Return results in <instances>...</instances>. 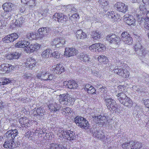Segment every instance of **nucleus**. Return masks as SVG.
I'll return each instance as SVG.
<instances>
[{"mask_svg": "<svg viewBox=\"0 0 149 149\" xmlns=\"http://www.w3.org/2000/svg\"><path fill=\"white\" fill-rule=\"evenodd\" d=\"M98 61L101 63H106L108 61L107 58L104 56L100 55L97 58Z\"/></svg>", "mask_w": 149, "mask_h": 149, "instance_id": "e433bc0d", "label": "nucleus"}, {"mask_svg": "<svg viewBox=\"0 0 149 149\" xmlns=\"http://www.w3.org/2000/svg\"><path fill=\"white\" fill-rule=\"evenodd\" d=\"M114 8L120 12L125 13L127 11V6L123 3L117 2L114 5Z\"/></svg>", "mask_w": 149, "mask_h": 149, "instance_id": "6e6552de", "label": "nucleus"}, {"mask_svg": "<svg viewBox=\"0 0 149 149\" xmlns=\"http://www.w3.org/2000/svg\"><path fill=\"white\" fill-rule=\"evenodd\" d=\"M36 63V61L35 60L29 58L27 59L25 65L26 67H29L30 69H32L33 67L35 66Z\"/></svg>", "mask_w": 149, "mask_h": 149, "instance_id": "412c9836", "label": "nucleus"}, {"mask_svg": "<svg viewBox=\"0 0 149 149\" xmlns=\"http://www.w3.org/2000/svg\"><path fill=\"white\" fill-rule=\"evenodd\" d=\"M135 50L136 52L138 51H140L141 50V52H142L141 49V46L140 43H139L136 45L134 47Z\"/></svg>", "mask_w": 149, "mask_h": 149, "instance_id": "6e6d98bb", "label": "nucleus"}, {"mask_svg": "<svg viewBox=\"0 0 149 149\" xmlns=\"http://www.w3.org/2000/svg\"><path fill=\"white\" fill-rule=\"evenodd\" d=\"M34 35H35V39H40L43 38L42 36L39 33H36L35 32Z\"/></svg>", "mask_w": 149, "mask_h": 149, "instance_id": "0e129e2a", "label": "nucleus"}, {"mask_svg": "<svg viewBox=\"0 0 149 149\" xmlns=\"http://www.w3.org/2000/svg\"><path fill=\"white\" fill-rule=\"evenodd\" d=\"M74 121L76 124L77 125L80 127L81 128H85V126H84L81 125L82 123H87V120L84 118L81 117L77 116L74 118Z\"/></svg>", "mask_w": 149, "mask_h": 149, "instance_id": "dca6fc26", "label": "nucleus"}, {"mask_svg": "<svg viewBox=\"0 0 149 149\" xmlns=\"http://www.w3.org/2000/svg\"><path fill=\"white\" fill-rule=\"evenodd\" d=\"M24 19L22 17H20L16 20L15 22V24L17 26H20L24 22Z\"/></svg>", "mask_w": 149, "mask_h": 149, "instance_id": "37998d69", "label": "nucleus"}, {"mask_svg": "<svg viewBox=\"0 0 149 149\" xmlns=\"http://www.w3.org/2000/svg\"><path fill=\"white\" fill-rule=\"evenodd\" d=\"M35 32H30L27 33L26 34V38L30 40L35 39Z\"/></svg>", "mask_w": 149, "mask_h": 149, "instance_id": "c03bdc74", "label": "nucleus"}, {"mask_svg": "<svg viewBox=\"0 0 149 149\" xmlns=\"http://www.w3.org/2000/svg\"><path fill=\"white\" fill-rule=\"evenodd\" d=\"M121 39L125 43L128 45L131 44L133 41L132 38L130 37L127 32L122 33L121 36Z\"/></svg>", "mask_w": 149, "mask_h": 149, "instance_id": "1a4fd4ad", "label": "nucleus"}, {"mask_svg": "<svg viewBox=\"0 0 149 149\" xmlns=\"http://www.w3.org/2000/svg\"><path fill=\"white\" fill-rule=\"evenodd\" d=\"M49 108L51 111H56L59 109L58 105L56 104L52 103L48 106Z\"/></svg>", "mask_w": 149, "mask_h": 149, "instance_id": "72a5a7b5", "label": "nucleus"}, {"mask_svg": "<svg viewBox=\"0 0 149 149\" xmlns=\"http://www.w3.org/2000/svg\"><path fill=\"white\" fill-rule=\"evenodd\" d=\"M121 104L125 106L128 107L129 108L131 107L133 105L132 100L127 97L123 101Z\"/></svg>", "mask_w": 149, "mask_h": 149, "instance_id": "c756f323", "label": "nucleus"}, {"mask_svg": "<svg viewBox=\"0 0 149 149\" xmlns=\"http://www.w3.org/2000/svg\"><path fill=\"white\" fill-rule=\"evenodd\" d=\"M97 46L96 52H103L105 50L106 47L105 45L100 43H96Z\"/></svg>", "mask_w": 149, "mask_h": 149, "instance_id": "473e14b6", "label": "nucleus"}, {"mask_svg": "<svg viewBox=\"0 0 149 149\" xmlns=\"http://www.w3.org/2000/svg\"><path fill=\"white\" fill-rule=\"evenodd\" d=\"M95 120H97L98 123H101L102 125L109 124L110 121H111L109 117L105 116H95Z\"/></svg>", "mask_w": 149, "mask_h": 149, "instance_id": "0eeeda50", "label": "nucleus"}, {"mask_svg": "<svg viewBox=\"0 0 149 149\" xmlns=\"http://www.w3.org/2000/svg\"><path fill=\"white\" fill-rule=\"evenodd\" d=\"M14 67L9 64H3L1 65L0 70L4 72L9 73L14 69Z\"/></svg>", "mask_w": 149, "mask_h": 149, "instance_id": "f8f14e48", "label": "nucleus"}, {"mask_svg": "<svg viewBox=\"0 0 149 149\" xmlns=\"http://www.w3.org/2000/svg\"><path fill=\"white\" fill-rule=\"evenodd\" d=\"M67 9H69V10H70V12L71 13H74L76 11V9L73 7L72 5L69 4L66 7Z\"/></svg>", "mask_w": 149, "mask_h": 149, "instance_id": "603ef678", "label": "nucleus"}, {"mask_svg": "<svg viewBox=\"0 0 149 149\" xmlns=\"http://www.w3.org/2000/svg\"><path fill=\"white\" fill-rule=\"evenodd\" d=\"M66 85H67L68 88L70 89L76 88L78 87L77 84L73 80H70L67 82Z\"/></svg>", "mask_w": 149, "mask_h": 149, "instance_id": "7c9ffc66", "label": "nucleus"}, {"mask_svg": "<svg viewBox=\"0 0 149 149\" xmlns=\"http://www.w3.org/2000/svg\"><path fill=\"white\" fill-rule=\"evenodd\" d=\"M18 133V131L16 129L11 130L8 131L5 135L7 139H13L14 140L15 137L17 135Z\"/></svg>", "mask_w": 149, "mask_h": 149, "instance_id": "2eb2a0df", "label": "nucleus"}, {"mask_svg": "<svg viewBox=\"0 0 149 149\" xmlns=\"http://www.w3.org/2000/svg\"><path fill=\"white\" fill-rule=\"evenodd\" d=\"M19 122L22 125V127H25L26 128L29 127L31 125L29 120L26 117L20 118L19 120Z\"/></svg>", "mask_w": 149, "mask_h": 149, "instance_id": "6ab92c4d", "label": "nucleus"}, {"mask_svg": "<svg viewBox=\"0 0 149 149\" xmlns=\"http://www.w3.org/2000/svg\"><path fill=\"white\" fill-rule=\"evenodd\" d=\"M106 38L113 45L112 47L114 48L118 47L120 40L119 37L115 34H109L106 36Z\"/></svg>", "mask_w": 149, "mask_h": 149, "instance_id": "f257e3e1", "label": "nucleus"}, {"mask_svg": "<svg viewBox=\"0 0 149 149\" xmlns=\"http://www.w3.org/2000/svg\"><path fill=\"white\" fill-rule=\"evenodd\" d=\"M65 42V40L63 41L62 39L57 38L54 39L53 41L52 44L55 46L57 47H59L62 46Z\"/></svg>", "mask_w": 149, "mask_h": 149, "instance_id": "393cba45", "label": "nucleus"}, {"mask_svg": "<svg viewBox=\"0 0 149 149\" xmlns=\"http://www.w3.org/2000/svg\"><path fill=\"white\" fill-rule=\"evenodd\" d=\"M124 18L125 21L128 25L131 26H134L136 25V20L132 15H124Z\"/></svg>", "mask_w": 149, "mask_h": 149, "instance_id": "9b49d317", "label": "nucleus"}, {"mask_svg": "<svg viewBox=\"0 0 149 149\" xmlns=\"http://www.w3.org/2000/svg\"><path fill=\"white\" fill-rule=\"evenodd\" d=\"M68 114V115H72V111L71 109L69 107H67L66 108V114Z\"/></svg>", "mask_w": 149, "mask_h": 149, "instance_id": "e2e57ef3", "label": "nucleus"}, {"mask_svg": "<svg viewBox=\"0 0 149 149\" xmlns=\"http://www.w3.org/2000/svg\"><path fill=\"white\" fill-rule=\"evenodd\" d=\"M32 75L30 73H25L23 74L22 77L24 79H30L32 77Z\"/></svg>", "mask_w": 149, "mask_h": 149, "instance_id": "bf43d9fd", "label": "nucleus"}, {"mask_svg": "<svg viewBox=\"0 0 149 149\" xmlns=\"http://www.w3.org/2000/svg\"><path fill=\"white\" fill-rule=\"evenodd\" d=\"M100 3L103 6H107L108 4V2L106 0H99Z\"/></svg>", "mask_w": 149, "mask_h": 149, "instance_id": "680f3d73", "label": "nucleus"}, {"mask_svg": "<svg viewBox=\"0 0 149 149\" xmlns=\"http://www.w3.org/2000/svg\"><path fill=\"white\" fill-rule=\"evenodd\" d=\"M96 43L93 44L89 47V49L92 52H96L97 47Z\"/></svg>", "mask_w": 149, "mask_h": 149, "instance_id": "3c124183", "label": "nucleus"}, {"mask_svg": "<svg viewBox=\"0 0 149 149\" xmlns=\"http://www.w3.org/2000/svg\"><path fill=\"white\" fill-rule=\"evenodd\" d=\"M107 15L108 16V17L113 20L114 18L115 17V13L113 11H109L107 12Z\"/></svg>", "mask_w": 149, "mask_h": 149, "instance_id": "8fccbe9b", "label": "nucleus"}, {"mask_svg": "<svg viewBox=\"0 0 149 149\" xmlns=\"http://www.w3.org/2000/svg\"><path fill=\"white\" fill-rule=\"evenodd\" d=\"M139 8L140 11L136 15V17L137 18L138 22L141 20H141L144 19V15L146 13V9L144 4H141L139 6Z\"/></svg>", "mask_w": 149, "mask_h": 149, "instance_id": "39448f33", "label": "nucleus"}, {"mask_svg": "<svg viewBox=\"0 0 149 149\" xmlns=\"http://www.w3.org/2000/svg\"><path fill=\"white\" fill-rule=\"evenodd\" d=\"M66 96L67 99V105L70 106L73 104L74 102L75 101L74 98L71 95H69L68 94L67 95H66Z\"/></svg>", "mask_w": 149, "mask_h": 149, "instance_id": "f704fd0d", "label": "nucleus"}, {"mask_svg": "<svg viewBox=\"0 0 149 149\" xmlns=\"http://www.w3.org/2000/svg\"><path fill=\"white\" fill-rule=\"evenodd\" d=\"M51 53V50L50 49H48L42 52L41 56L43 58H48L49 57L50 54Z\"/></svg>", "mask_w": 149, "mask_h": 149, "instance_id": "c9c22d12", "label": "nucleus"}, {"mask_svg": "<svg viewBox=\"0 0 149 149\" xmlns=\"http://www.w3.org/2000/svg\"><path fill=\"white\" fill-rule=\"evenodd\" d=\"M77 57L81 61L83 62H87L90 61V58L89 56L87 54L84 53H80L79 55Z\"/></svg>", "mask_w": 149, "mask_h": 149, "instance_id": "bb28decb", "label": "nucleus"}, {"mask_svg": "<svg viewBox=\"0 0 149 149\" xmlns=\"http://www.w3.org/2000/svg\"><path fill=\"white\" fill-rule=\"evenodd\" d=\"M65 96L64 95H60L59 96V102H60L62 104V102L63 103V104H64L65 103Z\"/></svg>", "mask_w": 149, "mask_h": 149, "instance_id": "4d7b16f0", "label": "nucleus"}, {"mask_svg": "<svg viewBox=\"0 0 149 149\" xmlns=\"http://www.w3.org/2000/svg\"><path fill=\"white\" fill-rule=\"evenodd\" d=\"M78 52V50L74 48H70L67 49L66 48V55L68 57L74 56Z\"/></svg>", "mask_w": 149, "mask_h": 149, "instance_id": "5701e85b", "label": "nucleus"}, {"mask_svg": "<svg viewBox=\"0 0 149 149\" xmlns=\"http://www.w3.org/2000/svg\"><path fill=\"white\" fill-rule=\"evenodd\" d=\"M132 88L135 91H137L139 93H140L141 92V91H140V89L139 88L138 86H133Z\"/></svg>", "mask_w": 149, "mask_h": 149, "instance_id": "338daca9", "label": "nucleus"}, {"mask_svg": "<svg viewBox=\"0 0 149 149\" xmlns=\"http://www.w3.org/2000/svg\"><path fill=\"white\" fill-rule=\"evenodd\" d=\"M45 110L41 108H37L36 110V112L37 113V116H39L40 117L39 118V119L42 118L41 117L44 114Z\"/></svg>", "mask_w": 149, "mask_h": 149, "instance_id": "79ce46f5", "label": "nucleus"}, {"mask_svg": "<svg viewBox=\"0 0 149 149\" xmlns=\"http://www.w3.org/2000/svg\"><path fill=\"white\" fill-rule=\"evenodd\" d=\"M10 82V80L9 79L3 78L1 79L0 81V86L1 85H4L9 84Z\"/></svg>", "mask_w": 149, "mask_h": 149, "instance_id": "49530a36", "label": "nucleus"}, {"mask_svg": "<svg viewBox=\"0 0 149 149\" xmlns=\"http://www.w3.org/2000/svg\"><path fill=\"white\" fill-rule=\"evenodd\" d=\"M3 146L6 148L13 149L15 147V144L13 139L8 138L6 140Z\"/></svg>", "mask_w": 149, "mask_h": 149, "instance_id": "ddd939ff", "label": "nucleus"}, {"mask_svg": "<svg viewBox=\"0 0 149 149\" xmlns=\"http://www.w3.org/2000/svg\"><path fill=\"white\" fill-rule=\"evenodd\" d=\"M114 72L123 78H127L130 75V72L126 69H123L120 67H116L114 69Z\"/></svg>", "mask_w": 149, "mask_h": 149, "instance_id": "f03ea898", "label": "nucleus"}, {"mask_svg": "<svg viewBox=\"0 0 149 149\" xmlns=\"http://www.w3.org/2000/svg\"><path fill=\"white\" fill-rule=\"evenodd\" d=\"M37 77L39 79L44 80H52L53 77L52 74H49V73L46 71H44L38 74Z\"/></svg>", "mask_w": 149, "mask_h": 149, "instance_id": "423d86ee", "label": "nucleus"}, {"mask_svg": "<svg viewBox=\"0 0 149 149\" xmlns=\"http://www.w3.org/2000/svg\"><path fill=\"white\" fill-rule=\"evenodd\" d=\"M13 42L18 38V34L16 33H13L10 34Z\"/></svg>", "mask_w": 149, "mask_h": 149, "instance_id": "052dcab7", "label": "nucleus"}, {"mask_svg": "<svg viewBox=\"0 0 149 149\" xmlns=\"http://www.w3.org/2000/svg\"><path fill=\"white\" fill-rule=\"evenodd\" d=\"M0 29H3L6 25V22L3 19L0 18Z\"/></svg>", "mask_w": 149, "mask_h": 149, "instance_id": "864d4df0", "label": "nucleus"}, {"mask_svg": "<svg viewBox=\"0 0 149 149\" xmlns=\"http://www.w3.org/2000/svg\"><path fill=\"white\" fill-rule=\"evenodd\" d=\"M122 148L126 149H137L141 147V144L138 142L131 141L129 143H125L122 144Z\"/></svg>", "mask_w": 149, "mask_h": 149, "instance_id": "7ed1b4c3", "label": "nucleus"}, {"mask_svg": "<svg viewBox=\"0 0 149 149\" xmlns=\"http://www.w3.org/2000/svg\"><path fill=\"white\" fill-rule=\"evenodd\" d=\"M75 35L77 38L78 40H83L86 37V35L85 33L81 30H77L76 33Z\"/></svg>", "mask_w": 149, "mask_h": 149, "instance_id": "4be33fe9", "label": "nucleus"}, {"mask_svg": "<svg viewBox=\"0 0 149 149\" xmlns=\"http://www.w3.org/2000/svg\"><path fill=\"white\" fill-rule=\"evenodd\" d=\"M52 56L56 58H58L61 57L60 54L57 51H55L52 54Z\"/></svg>", "mask_w": 149, "mask_h": 149, "instance_id": "5fc2aeb1", "label": "nucleus"}, {"mask_svg": "<svg viewBox=\"0 0 149 149\" xmlns=\"http://www.w3.org/2000/svg\"><path fill=\"white\" fill-rule=\"evenodd\" d=\"M123 91H122V92H120L116 95L117 99L119 100L120 102L121 103L127 97L124 93Z\"/></svg>", "mask_w": 149, "mask_h": 149, "instance_id": "cd10ccee", "label": "nucleus"}, {"mask_svg": "<svg viewBox=\"0 0 149 149\" xmlns=\"http://www.w3.org/2000/svg\"><path fill=\"white\" fill-rule=\"evenodd\" d=\"M101 33L97 31H93L91 34V36L94 39L97 40L100 38L101 36Z\"/></svg>", "mask_w": 149, "mask_h": 149, "instance_id": "2f4dec72", "label": "nucleus"}, {"mask_svg": "<svg viewBox=\"0 0 149 149\" xmlns=\"http://www.w3.org/2000/svg\"><path fill=\"white\" fill-rule=\"evenodd\" d=\"M2 40L3 42L5 43H9L13 42V40H12L10 34L4 37L3 38Z\"/></svg>", "mask_w": 149, "mask_h": 149, "instance_id": "58836bf2", "label": "nucleus"}, {"mask_svg": "<svg viewBox=\"0 0 149 149\" xmlns=\"http://www.w3.org/2000/svg\"><path fill=\"white\" fill-rule=\"evenodd\" d=\"M35 0H29L26 5L29 8H33L36 6Z\"/></svg>", "mask_w": 149, "mask_h": 149, "instance_id": "de8ad7c7", "label": "nucleus"}, {"mask_svg": "<svg viewBox=\"0 0 149 149\" xmlns=\"http://www.w3.org/2000/svg\"><path fill=\"white\" fill-rule=\"evenodd\" d=\"M62 147L61 145H58L56 143H52L50 145L49 149H62Z\"/></svg>", "mask_w": 149, "mask_h": 149, "instance_id": "ea45409f", "label": "nucleus"}, {"mask_svg": "<svg viewBox=\"0 0 149 149\" xmlns=\"http://www.w3.org/2000/svg\"><path fill=\"white\" fill-rule=\"evenodd\" d=\"M76 136L73 132L70 130L66 131V139L67 141L74 140L76 139Z\"/></svg>", "mask_w": 149, "mask_h": 149, "instance_id": "aec40b11", "label": "nucleus"}, {"mask_svg": "<svg viewBox=\"0 0 149 149\" xmlns=\"http://www.w3.org/2000/svg\"><path fill=\"white\" fill-rule=\"evenodd\" d=\"M52 70L54 73L60 74L64 71V67L61 64H57L52 67Z\"/></svg>", "mask_w": 149, "mask_h": 149, "instance_id": "4468645a", "label": "nucleus"}, {"mask_svg": "<svg viewBox=\"0 0 149 149\" xmlns=\"http://www.w3.org/2000/svg\"><path fill=\"white\" fill-rule=\"evenodd\" d=\"M106 104L109 109H111L116 112L117 111V105L116 104V101L111 98L105 99Z\"/></svg>", "mask_w": 149, "mask_h": 149, "instance_id": "20e7f679", "label": "nucleus"}, {"mask_svg": "<svg viewBox=\"0 0 149 149\" xmlns=\"http://www.w3.org/2000/svg\"><path fill=\"white\" fill-rule=\"evenodd\" d=\"M95 88L93 86H92L89 88L88 89L87 92L88 93L93 94L95 93Z\"/></svg>", "mask_w": 149, "mask_h": 149, "instance_id": "13d9d810", "label": "nucleus"}, {"mask_svg": "<svg viewBox=\"0 0 149 149\" xmlns=\"http://www.w3.org/2000/svg\"><path fill=\"white\" fill-rule=\"evenodd\" d=\"M143 18L144 19L142 20H141H141L138 22L139 24L141 23V21L143 22V21H145L146 22L149 21V11L145 14V15H144Z\"/></svg>", "mask_w": 149, "mask_h": 149, "instance_id": "a18cd8bd", "label": "nucleus"}, {"mask_svg": "<svg viewBox=\"0 0 149 149\" xmlns=\"http://www.w3.org/2000/svg\"><path fill=\"white\" fill-rule=\"evenodd\" d=\"M45 136L46 137L47 139L48 140H51L52 138V133L51 132L46 133Z\"/></svg>", "mask_w": 149, "mask_h": 149, "instance_id": "69168bd1", "label": "nucleus"}, {"mask_svg": "<svg viewBox=\"0 0 149 149\" xmlns=\"http://www.w3.org/2000/svg\"><path fill=\"white\" fill-rule=\"evenodd\" d=\"M13 4L10 3H6L2 6L3 8L5 11L9 12L12 10Z\"/></svg>", "mask_w": 149, "mask_h": 149, "instance_id": "c85d7f7f", "label": "nucleus"}, {"mask_svg": "<svg viewBox=\"0 0 149 149\" xmlns=\"http://www.w3.org/2000/svg\"><path fill=\"white\" fill-rule=\"evenodd\" d=\"M50 31V29L48 27H42L39 29L38 31L39 33L41 36H42L43 37H44L45 36L47 35L49 33Z\"/></svg>", "mask_w": 149, "mask_h": 149, "instance_id": "a878e982", "label": "nucleus"}, {"mask_svg": "<svg viewBox=\"0 0 149 149\" xmlns=\"http://www.w3.org/2000/svg\"><path fill=\"white\" fill-rule=\"evenodd\" d=\"M79 18V15L75 13L72 15L70 17V19L73 21H75Z\"/></svg>", "mask_w": 149, "mask_h": 149, "instance_id": "09e8293b", "label": "nucleus"}, {"mask_svg": "<svg viewBox=\"0 0 149 149\" xmlns=\"http://www.w3.org/2000/svg\"><path fill=\"white\" fill-rule=\"evenodd\" d=\"M64 15L62 13H56L53 16V19L58 22L62 23L64 22Z\"/></svg>", "mask_w": 149, "mask_h": 149, "instance_id": "b1692460", "label": "nucleus"}, {"mask_svg": "<svg viewBox=\"0 0 149 149\" xmlns=\"http://www.w3.org/2000/svg\"><path fill=\"white\" fill-rule=\"evenodd\" d=\"M144 103L146 106L149 109V100H145Z\"/></svg>", "mask_w": 149, "mask_h": 149, "instance_id": "774afa93", "label": "nucleus"}, {"mask_svg": "<svg viewBox=\"0 0 149 149\" xmlns=\"http://www.w3.org/2000/svg\"><path fill=\"white\" fill-rule=\"evenodd\" d=\"M93 136L99 139H103L104 137V136L103 133H100L97 131L94 132L93 134Z\"/></svg>", "mask_w": 149, "mask_h": 149, "instance_id": "a19ab883", "label": "nucleus"}, {"mask_svg": "<svg viewBox=\"0 0 149 149\" xmlns=\"http://www.w3.org/2000/svg\"><path fill=\"white\" fill-rule=\"evenodd\" d=\"M40 48V45L36 43L34 44H31L29 45L28 47L24 49V51L28 53H32L34 51L38 50Z\"/></svg>", "mask_w": 149, "mask_h": 149, "instance_id": "9d476101", "label": "nucleus"}, {"mask_svg": "<svg viewBox=\"0 0 149 149\" xmlns=\"http://www.w3.org/2000/svg\"><path fill=\"white\" fill-rule=\"evenodd\" d=\"M10 14L9 12L5 11L3 13H2L0 15V18L5 20L8 19L10 17Z\"/></svg>", "mask_w": 149, "mask_h": 149, "instance_id": "4c0bfd02", "label": "nucleus"}, {"mask_svg": "<svg viewBox=\"0 0 149 149\" xmlns=\"http://www.w3.org/2000/svg\"><path fill=\"white\" fill-rule=\"evenodd\" d=\"M29 41L25 40H21L17 43L15 45V47L17 48L24 47L25 49L29 45Z\"/></svg>", "mask_w": 149, "mask_h": 149, "instance_id": "a211bd4d", "label": "nucleus"}, {"mask_svg": "<svg viewBox=\"0 0 149 149\" xmlns=\"http://www.w3.org/2000/svg\"><path fill=\"white\" fill-rule=\"evenodd\" d=\"M21 56V53L18 52H15L10 53L6 55V58L8 60H11L18 59Z\"/></svg>", "mask_w": 149, "mask_h": 149, "instance_id": "f3484780", "label": "nucleus"}]
</instances>
